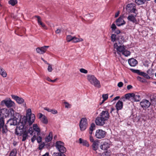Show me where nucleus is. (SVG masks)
Listing matches in <instances>:
<instances>
[{
    "label": "nucleus",
    "mask_w": 156,
    "mask_h": 156,
    "mask_svg": "<svg viewBox=\"0 0 156 156\" xmlns=\"http://www.w3.org/2000/svg\"><path fill=\"white\" fill-rule=\"evenodd\" d=\"M25 122L24 121L23 122H19L16 129V134L19 136L22 135L23 141H25L28 138V133L32 135L34 132L32 127H30L29 129L27 131L26 128L24 126Z\"/></svg>",
    "instance_id": "f257e3e1"
},
{
    "label": "nucleus",
    "mask_w": 156,
    "mask_h": 156,
    "mask_svg": "<svg viewBox=\"0 0 156 156\" xmlns=\"http://www.w3.org/2000/svg\"><path fill=\"white\" fill-rule=\"evenodd\" d=\"M26 117V118L23 119L22 121L20 120V122H23L25 121V123L24 125V126H25L26 124L27 123L29 125H31L34 122L35 119V115L31 113V110L30 108H28L27 110Z\"/></svg>",
    "instance_id": "f03ea898"
},
{
    "label": "nucleus",
    "mask_w": 156,
    "mask_h": 156,
    "mask_svg": "<svg viewBox=\"0 0 156 156\" xmlns=\"http://www.w3.org/2000/svg\"><path fill=\"white\" fill-rule=\"evenodd\" d=\"M87 79L90 84L94 87L98 88H101V86L100 81L94 76L92 75H88L87 76Z\"/></svg>",
    "instance_id": "7ed1b4c3"
},
{
    "label": "nucleus",
    "mask_w": 156,
    "mask_h": 156,
    "mask_svg": "<svg viewBox=\"0 0 156 156\" xmlns=\"http://www.w3.org/2000/svg\"><path fill=\"white\" fill-rule=\"evenodd\" d=\"M117 41L118 42L115 43L114 45V48L117 51L118 54H120V53H122L124 51L126 48V47L124 45H121V44L122 43V41L119 40V39L117 40Z\"/></svg>",
    "instance_id": "20e7f679"
},
{
    "label": "nucleus",
    "mask_w": 156,
    "mask_h": 156,
    "mask_svg": "<svg viewBox=\"0 0 156 156\" xmlns=\"http://www.w3.org/2000/svg\"><path fill=\"white\" fill-rule=\"evenodd\" d=\"M56 148L62 153L66 151V149L64 146V143L60 141H57L55 144Z\"/></svg>",
    "instance_id": "39448f33"
},
{
    "label": "nucleus",
    "mask_w": 156,
    "mask_h": 156,
    "mask_svg": "<svg viewBox=\"0 0 156 156\" xmlns=\"http://www.w3.org/2000/svg\"><path fill=\"white\" fill-rule=\"evenodd\" d=\"M131 70L133 72L137 73L139 75L143 76L147 79H149L150 78V77L148 76V74H150L149 73L151 71L150 69L148 70L147 71V73L142 72L139 70L131 69Z\"/></svg>",
    "instance_id": "423d86ee"
},
{
    "label": "nucleus",
    "mask_w": 156,
    "mask_h": 156,
    "mask_svg": "<svg viewBox=\"0 0 156 156\" xmlns=\"http://www.w3.org/2000/svg\"><path fill=\"white\" fill-rule=\"evenodd\" d=\"M4 104L8 108H11L14 105L15 103L10 98L5 99L1 102V105H3Z\"/></svg>",
    "instance_id": "0eeeda50"
},
{
    "label": "nucleus",
    "mask_w": 156,
    "mask_h": 156,
    "mask_svg": "<svg viewBox=\"0 0 156 156\" xmlns=\"http://www.w3.org/2000/svg\"><path fill=\"white\" fill-rule=\"evenodd\" d=\"M87 126V120L85 118H82L80 120L79 126L81 131L84 130Z\"/></svg>",
    "instance_id": "6e6552de"
},
{
    "label": "nucleus",
    "mask_w": 156,
    "mask_h": 156,
    "mask_svg": "<svg viewBox=\"0 0 156 156\" xmlns=\"http://www.w3.org/2000/svg\"><path fill=\"white\" fill-rule=\"evenodd\" d=\"M106 134V132L102 129H98L96 130L95 136L98 139H101L104 138Z\"/></svg>",
    "instance_id": "1a4fd4ad"
},
{
    "label": "nucleus",
    "mask_w": 156,
    "mask_h": 156,
    "mask_svg": "<svg viewBox=\"0 0 156 156\" xmlns=\"http://www.w3.org/2000/svg\"><path fill=\"white\" fill-rule=\"evenodd\" d=\"M126 9L131 13L137 14L136 12L137 11V10L136 9V5L133 3L128 4L126 6Z\"/></svg>",
    "instance_id": "9d476101"
},
{
    "label": "nucleus",
    "mask_w": 156,
    "mask_h": 156,
    "mask_svg": "<svg viewBox=\"0 0 156 156\" xmlns=\"http://www.w3.org/2000/svg\"><path fill=\"white\" fill-rule=\"evenodd\" d=\"M99 115L106 121H107L110 116L108 112V110H106L105 111H102L100 113Z\"/></svg>",
    "instance_id": "9b49d317"
},
{
    "label": "nucleus",
    "mask_w": 156,
    "mask_h": 156,
    "mask_svg": "<svg viewBox=\"0 0 156 156\" xmlns=\"http://www.w3.org/2000/svg\"><path fill=\"white\" fill-rule=\"evenodd\" d=\"M105 122L106 121L99 115L96 118L95 120L96 124L98 126H102L105 124Z\"/></svg>",
    "instance_id": "f8f14e48"
},
{
    "label": "nucleus",
    "mask_w": 156,
    "mask_h": 156,
    "mask_svg": "<svg viewBox=\"0 0 156 156\" xmlns=\"http://www.w3.org/2000/svg\"><path fill=\"white\" fill-rule=\"evenodd\" d=\"M49 46H44L40 48H37L36 49L37 52L40 54H43L45 52Z\"/></svg>",
    "instance_id": "ddd939ff"
},
{
    "label": "nucleus",
    "mask_w": 156,
    "mask_h": 156,
    "mask_svg": "<svg viewBox=\"0 0 156 156\" xmlns=\"http://www.w3.org/2000/svg\"><path fill=\"white\" fill-rule=\"evenodd\" d=\"M140 105L143 108H147L150 106L151 103L149 101L143 99L141 101Z\"/></svg>",
    "instance_id": "4468645a"
},
{
    "label": "nucleus",
    "mask_w": 156,
    "mask_h": 156,
    "mask_svg": "<svg viewBox=\"0 0 156 156\" xmlns=\"http://www.w3.org/2000/svg\"><path fill=\"white\" fill-rule=\"evenodd\" d=\"M116 24L118 26L123 25L126 23L122 17L120 16L116 20Z\"/></svg>",
    "instance_id": "2eb2a0df"
},
{
    "label": "nucleus",
    "mask_w": 156,
    "mask_h": 156,
    "mask_svg": "<svg viewBox=\"0 0 156 156\" xmlns=\"http://www.w3.org/2000/svg\"><path fill=\"white\" fill-rule=\"evenodd\" d=\"M12 97L19 104H21L24 101V100L23 98H20L17 96L12 95Z\"/></svg>",
    "instance_id": "dca6fc26"
},
{
    "label": "nucleus",
    "mask_w": 156,
    "mask_h": 156,
    "mask_svg": "<svg viewBox=\"0 0 156 156\" xmlns=\"http://www.w3.org/2000/svg\"><path fill=\"white\" fill-rule=\"evenodd\" d=\"M129 64L131 66H135L137 64V61L133 58L129 59L128 60Z\"/></svg>",
    "instance_id": "f3484780"
},
{
    "label": "nucleus",
    "mask_w": 156,
    "mask_h": 156,
    "mask_svg": "<svg viewBox=\"0 0 156 156\" xmlns=\"http://www.w3.org/2000/svg\"><path fill=\"white\" fill-rule=\"evenodd\" d=\"M136 15L134 16L132 14L129 15L127 17V19L129 21L132 22L133 23H136L137 21L136 18Z\"/></svg>",
    "instance_id": "a211bd4d"
},
{
    "label": "nucleus",
    "mask_w": 156,
    "mask_h": 156,
    "mask_svg": "<svg viewBox=\"0 0 156 156\" xmlns=\"http://www.w3.org/2000/svg\"><path fill=\"white\" fill-rule=\"evenodd\" d=\"M116 109L117 111L121 110L123 107V102L122 101H119L115 105Z\"/></svg>",
    "instance_id": "6ab92c4d"
},
{
    "label": "nucleus",
    "mask_w": 156,
    "mask_h": 156,
    "mask_svg": "<svg viewBox=\"0 0 156 156\" xmlns=\"http://www.w3.org/2000/svg\"><path fill=\"white\" fill-rule=\"evenodd\" d=\"M79 142L80 144H82L83 146L87 147L89 146L88 142L86 140L82 139L81 138H79Z\"/></svg>",
    "instance_id": "aec40b11"
},
{
    "label": "nucleus",
    "mask_w": 156,
    "mask_h": 156,
    "mask_svg": "<svg viewBox=\"0 0 156 156\" xmlns=\"http://www.w3.org/2000/svg\"><path fill=\"white\" fill-rule=\"evenodd\" d=\"M140 96L137 93L134 94L133 98L132 99V101L134 102H138L140 100Z\"/></svg>",
    "instance_id": "412c9836"
},
{
    "label": "nucleus",
    "mask_w": 156,
    "mask_h": 156,
    "mask_svg": "<svg viewBox=\"0 0 156 156\" xmlns=\"http://www.w3.org/2000/svg\"><path fill=\"white\" fill-rule=\"evenodd\" d=\"M99 142L98 140L94 141L92 145L93 150L94 151H96L98 148Z\"/></svg>",
    "instance_id": "4be33fe9"
},
{
    "label": "nucleus",
    "mask_w": 156,
    "mask_h": 156,
    "mask_svg": "<svg viewBox=\"0 0 156 156\" xmlns=\"http://www.w3.org/2000/svg\"><path fill=\"white\" fill-rule=\"evenodd\" d=\"M100 147L101 149L106 150L109 147V144L107 142H104Z\"/></svg>",
    "instance_id": "5701e85b"
},
{
    "label": "nucleus",
    "mask_w": 156,
    "mask_h": 156,
    "mask_svg": "<svg viewBox=\"0 0 156 156\" xmlns=\"http://www.w3.org/2000/svg\"><path fill=\"white\" fill-rule=\"evenodd\" d=\"M133 93H129L126 94L125 95V98L126 99L130 100L132 101V99L134 96Z\"/></svg>",
    "instance_id": "b1692460"
},
{
    "label": "nucleus",
    "mask_w": 156,
    "mask_h": 156,
    "mask_svg": "<svg viewBox=\"0 0 156 156\" xmlns=\"http://www.w3.org/2000/svg\"><path fill=\"white\" fill-rule=\"evenodd\" d=\"M83 41V39L80 37L77 38L76 36H73V40L72 42L74 43H76L82 41Z\"/></svg>",
    "instance_id": "393cba45"
},
{
    "label": "nucleus",
    "mask_w": 156,
    "mask_h": 156,
    "mask_svg": "<svg viewBox=\"0 0 156 156\" xmlns=\"http://www.w3.org/2000/svg\"><path fill=\"white\" fill-rule=\"evenodd\" d=\"M0 74L3 77H5L7 76V73L4 69L0 66Z\"/></svg>",
    "instance_id": "a878e982"
},
{
    "label": "nucleus",
    "mask_w": 156,
    "mask_h": 156,
    "mask_svg": "<svg viewBox=\"0 0 156 156\" xmlns=\"http://www.w3.org/2000/svg\"><path fill=\"white\" fill-rule=\"evenodd\" d=\"M8 122L9 124L10 125H16L17 123L16 120L13 119L9 120Z\"/></svg>",
    "instance_id": "bb28decb"
},
{
    "label": "nucleus",
    "mask_w": 156,
    "mask_h": 156,
    "mask_svg": "<svg viewBox=\"0 0 156 156\" xmlns=\"http://www.w3.org/2000/svg\"><path fill=\"white\" fill-rule=\"evenodd\" d=\"M95 125L94 123H92L90 125V126L89 128V133L91 134L92 133L93 131L95 129Z\"/></svg>",
    "instance_id": "cd10ccee"
},
{
    "label": "nucleus",
    "mask_w": 156,
    "mask_h": 156,
    "mask_svg": "<svg viewBox=\"0 0 156 156\" xmlns=\"http://www.w3.org/2000/svg\"><path fill=\"white\" fill-rule=\"evenodd\" d=\"M52 133H50L49 135L46 137L45 140L46 142H48L51 141L52 140Z\"/></svg>",
    "instance_id": "c85d7f7f"
},
{
    "label": "nucleus",
    "mask_w": 156,
    "mask_h": 156,
    "mask_svg": "<svg viewBox=\"0 0 156 156\" xmlns=\"http://www.w3.org/2000/svg\"><path fill=\"white\" fill-rule=\"evenodd\" d=\"M33 130H34L35 131H36L38 133H39L40 132V129L37 124H34L33 125Z\"/></svg>",
    "instance_id": "c756f323"
},
{
    "label": "nucleus",
    "mask_w": 156,
    "mask_h": 156,
    "mask_svg": "<svg viewBox=\"0 0 156 156\" xmlns=\"http://www.w3.org/2000/svg\"><path fill=\"white\" fill-rule=\"evenodd\" d=\"M8 115L10 116H14V110L12 108H10L9 109L8 111Z\"/></svg>",
    "instance_id": "7c9ffc66"
},
{
    "label": "nucleus",
    "mask_w": 156,
    "mask_h": 156,
    "mask_svg": "<svg viewBox=\"0 0 156 156\" xmlns=\"http://www.w3.org/2000/svg\"><path fill=\"white\" fill-rule=\"evenodd\" d=\"M122 54L126 57H128L130 55V52L126 48Z\"/></svg>",
    "instance_id": "2f4dec72"
},
{
    "label": "nucleus",
    "mask_w": 156,
    "mask_h": 156,
    "mask_svg": "<svg viewBox=\"0 0 156 156\" xmlns=\"http://www.w3.org/2000/svg\"><path fill=\"white\" fill-rule=\"evenodd\" d=\"M16 154L17 150L16 148H14L11 152L9 156H16Z\"/></svg>",
    "instance_id": "473e14b6"
},
{
    "label": "nucleus",
    "mask_w": 156,
    "mask_h": 156,
    "mask_svg": "<svg viewBox=\"0 0 156 156\" xmlns=\"http://www.w3.org/2000/svg\"><path fill=\"white\" fill-rule=\"evenodd\" d=\"M17 3V0H10L9 2V3L12 6H14Z\"/></svg>",
    "instance_id": "72a5a7b5"
},
{
    "label": "nucleus",
    "mask_w": 156,
    "mask_h": 156,
    "mask_svg": "<svg viewBox=\"0 0 156 156\" xmlns=\"http://www.w3.org/2000/svg\"><path fill=\"white\" fill-rule=\"evenodd\" d=\"M146 1L145 0H135V2L139 5H142Z\"/></svg>",
    "instance_id": "f704fd0d"
},
{
    "label": "nucleus",
    "mask_w": 156,
    "mask_h": 156,
    "mask_svg": "<svg viewBox=\"0 0 156 156\" xmlns=\"http://www.w3.org/2000/svg\"><path fill=\"white\" fill-rule=\"evenodd\" d=\"M73 38V36L71 35H68L66 36V40L68 42H70L71 41L72 42Z\"/></svg>",
    "instance_id": "c9c22d12"
},
{
    "label": "nucleus",
    "mask_w": 156,
    "mask_h": 156,
    "mask_svg": "<svg viewBox=\"0 0 156 156\" xmlns=\"http://www.w3.org/2000/svg\"><path fill=\"white\" fill-rule=\"evenodd\" d=\"M41 121L44 123L47 124L48 123V121L47 117L45 116L43 117L41 119Z\"/></svg>",
    "instance_id": "e433bc0d"
},
{
    "label": "nucleus",
    "mask_w": 156,
    "mask_h": 156,
    "mask_svg": "<svg viewBox=\"0 0 156 156\" xmlns=\"http://www.w3.org/2000/svg\"><path fill=\"white\" fill-rule=\"evenodd\" d=\"M116 36L115 34H112L111 36V41L114 42L116 41Z\"/></svg>",
    "instance_id": "4c0bfd02"
},
{
    "label": "nucleus",
    "mask_w": 156,
    "mask_h": 156,
    "mask_svg": "<svg viewBox=\"0 0 156 156\" xmlns=\"http://www.w3.org/2000/svg\"><path fill=\"white\" fill-rule=\"evenodd\" d=\"M4 120L2 118H1L0 119V127L4 126Z\"/></svg>",
    "instance_id": "58836bf2"
},
{
    "label": "nucleus",
    "mask_w": 156,
    "mask_h": 156,
    "mask_svg": "<svg viewBox=\"0 0 156 156\" xmlns=\"http://www.w3.org/2000/svg\"><path fill=\"white\" fill-rule=\"evenodd\" d=\"M2 128V132L3 133H6L7 132V129L6 126L5 125L1 127V128Z\"/></svg>",
    "instance_id": "ea45409f"
},
{
    "label": "nucleus",
    "mask_w": 156,
    "mask_h": 156,
    "mask_svg": "<svg viewBox=\"0 0 156 156\" xmlns=\"http://www.w3.org/2000/svg\"><path fill=\"white\" fill-rule=\"evenodd\" d=\"M35 17L37 18V21L39 25L42 22L41 21V19L40 16H35Z\"/></svg>",
    "instance_id": "a19ab883"
},
{
    "label": "nucleus",
    "mask_w": 156,
    "mask_h": 156,
    "mask_svg": "<svg viewBox=\"0 0 156 156\" xmlns=\"http://www.w3.org/2000/svg\"><path fill=\"white\" fill-rule=\"evenodd\" d=\"M111 27L112 31L115 30L116 28V27L114 23H112V24Z\"/></svg>",
    "instance_id": "79ce46f5"
},
{
    "label": "nucleus",
    "mask_w": 156,
    "mask_h": 156,
    "mask_svg": "<svg viewBox=\"0 0 156 156\" xmlns=\"http://www.w3.org/2000/svg\"><path fill=\"white\" fill-rule=\"evenodd\" d=\"M80 72L84 73L86 74L87 73L88 71L84 69L81 68L80 69Z\"/></svg>",
    "instance_id": "37998d69"
},
{
    "label": "nucleus",
    "mask_w": 156,
    "mask_h": 156,
    "mask_svg": "<svg viewBox=\"0 0 156 156\" xmlns=\"http://www.w3.org/2000/svg\"><path fill=\"white\" fill-rule=\"evenodd\" d=\"M48 70L49 72H51L53 70L51 66L49 63H48Z\"/></svg>",
    "instance_id": "c03bdc74"
},
{
    "label": "nucleus",
    "mask_w": 156,
    "mask_h": 156,
    "mask_svg": "<svg viewBox=\"0 0 156 156\" xmlns=\"http://www.w3.org/2000/svg\"><path fill=\"white\" fill-rule=\"evenodd\" d=\"M137 79L138 80L142 82H144L145 81L144 79L139 76H137Z\"/></svg>",
    "instance_id": "a18cd8bd"
},
{
    "label": "nucleus",
    "mask_w": 156,
    "mask_h": 156,
    "mask_svg": "<svg viewBox=\"0 0 156 156\" xmlns=\"http://www.w3.org/2000/svg\"><path fill=\"white\" fill-rule=\"evenodd\" d=\"M64 104H65V107L66 108H71V105L68 103L66 102H64Z\"/></svg>",
    "instance_id": "49530a36"
},
{
    "label": "nucleus",
    "mask_w": 156,
    "mask_h": 156,
    "mask_svg": "<svg viewBox=\"0 0 156 156\" xmlns=\"http://www.w3.org/2000/svg\"><path fill=\"white\" fill-rule=\"evenodd\" d=\"M102 97L103 99L106 100L108 98V95L107 94H103L102 95Z\"/></svg>",
    "instance_id": "de8ad7c7"
},
{
    "label": "nucleus",
    "mask_w": 156,
    "mask_h": 156,
    "mask_svg": "<svg viewBox=\"0 0 156 156\" xmlns=\"http://www.w3.org/2000/svg\"><path fill=\"white\" fill-rule=\"evenodd\" d=\"M53 156H66L63 154H61L60 153H56L55 154H54Z\"/></svg>",
    "instance_id": "09e8293b"
},
{
    "label": "nucleus",
    "mask_w": 156,
    "mask_h": 156,
    "mask_svg": "<svg viewBox=\"0 0 156 156\" xmlns=\"http://www.w3.org/2000/svg\"><path fill=\"white\" fill-rule=\"evenodd\" d=\"M36 140L38 143L41 142L42 140V138L40 136H38L36 138Z\"/></svg>",
    "instance_id": "8fccbe9b"
},
{
    "label": "nucleus",
    "mask_w": 156,
    "mask_h": 156,
    "mask_svg": "<svg viewBox=\"0 0 156 156\" xmlns=\"http://www.w3.org/2000/svg\"><path fill=\"white\" fill-rule=\"evenodd\" d=\"M36 137L35 135H34L31 139V141L32 143H34V141L36 140Z\"/></svg>",
    "instance_id": "3c124183"
},
{
    "label": "nucleus",
    "mask_w": 156,
    "mask_h": 156,
    "mask_svg": "<svg viewBox=\"0 0 156 156\" xmlns=\"http://www.w3.org/2000/svg\"><path fill=\"white\" fill-rule=\"evenodd\" d=\"M123 85V83L121 82H119L118 83L117 86L119 87H121Z\"/></svg>",
    "instance_id": "603ef678"
},
{
    "label": "nucleus",
    "mask_w": 156,
    "mask_h": 156,
    "mask_svg": "<svg viewBox=\"0 0 156 156\" xmlns=\"http://www.w3.org/2000/svg\"><path fill=\"white\" fill-rule=\"evenodd\" d=\"M51 112L53 114H55L57 113V111L55 109H51Z\"/></svg>",
    "instance_id": "864d4df0"
},
{
    "label": "nucleus",
    "mask_w": 156,
    "mask_h": 156,
    "mask_svg": "<svg viewBox=\"0 0 156 156\" xmlns=\"http://www.w3.org/2000/svg\"><path fill=\"white\" fill-rule=\"evenodd\" d=\"M39 25H41V26L42 27H43L44 28H45V29L46 28V27L45 26V25L44 23H43L42 22Z\"/></svg>",
    "instance_id": "5fc2aeb1"
},
{
    "label": "nucleus",
    "mask_w": 156,
    "mask_h": 156,
    "mask_svg": "<svg viewBox=\"0 0 156 156\" xmlns=\"http://www.w3.org/2000/svg\"><path fill=\"white\" fill-rule=\"evenodd\" d=\"M90 140L91 142L93 143L94 141V139H93V137L91 136H90Z\"/></svg>",
    "instance_id": "6e6d98bb"
},
{
    "label": "nucleus",
    "mask_w": 156,
    "mask_h": 156,
    "mask_svg": "<svg viewBox=\"0 0 156 156\" xmlns=\"http://www.w3.org/2000/svg\"><path fill=\"white\" fill-rule=\"evenodd\" d=\"M133 87V86L130 85H128L127 87V88L128 90L132 89Z\"/></svg>",
    "instance_id": "4d7b16f0"
},
{
    "label": "nucleus",
    "mask_w": 156,
    "mask_h": 156,
    "mask_svg": "<svg viewBox=\"0 0 156 156\" xmlns=\"http://www.w3.org/2000/svg\"><path fill=\"white\" fill-rule=\"evenodd\" d=\"M61 30L60 29H58L55 31V33L56 34H58L61 32Z\"/></svg>",
    "instance_id": "13d9d810"
},
{
    "label": "nucleus",
    "mask_w": 156,
    "mask_h": 156,
    "mask_svg": "<svg viewBox=\"0 0 156 156\" xmlns=\"http://www.w3.org/2000/svg\"><path fill=\"white\" fill-rule=\"evenodd\" d=\"M44 116L45 115H43L42 114L40 113L39 118L41 119L43 117V116Z\"/></svg>",
    "instance_id": "bf43d9fd"
},
{
    "label": "nucleus",
    "mask_w": 156,
    "mask_h": 156,
    "mask_svg": "<svg viewBox=\"0 0 156 156\" xmlns=\"http://www.w3.org/2000/svg\"><path fill=\"white\" fill-rule=\"evenodd\" d=\"M44 145L43 144H41L39 145V150H41L44 147Z\"/></svg>",
    "instance_id": "052dcab7"
},
{
    "label": "nucleus",
    "mask_w": 156,
    "mask_h": 156,
    "mask_svg": "<svg viewBox=\"0 0 156 156\" xmlns=\"http://www.w3.org/2000/svg\"><path fill=\"white\" fill-rule=\"evenodd\" d=\"M120 14V11H119L118 12L115 13V18L117 17Z\"/></svg>",
    "instance_id": "680f3d73"
},
{
    "label": "nucleus",
    "mask_w": 156,
    "mask_h": 156,
    "mask_svg": "<svg viewBox=\"0 0 156 156\" xmlns=\"http://www.w3.org/2000/svg\"><path fill=\"white\" fill-rule=\"evenodd\" d=\"M120 33V31L119 30H116L115 31V33L116 34H119Z\"/></svg>",
    "instance_id": "e2e57ef3"
},
{
    "label": "nucleus",
    "mask_w": 156,
    "mask_h": 156,
    "mask_svg": "<svg viewBox=\"0 0 156 156\" xmlns=\"http://www.w3.org/2000/svg\"><path fill=\"white\" fill-rule=\"evenodd\" d=\"M120 98L119 96H116L115 97L114 99H113V100H118Z\"/></svg>",
    "instance_id": "0e129e2a"
},
{
    "label": "nucleus",
    "mask_w": 156,
    "mask_h": 156,
    "mask_svg": "<svg viewBox=\"0 0 156 156\" xmlns=\"http://www.w3.org/2000/svg\"><path fill=\"white\" fill-rule=\"evenodd\" d=\"M44 109L47 111L48 112H51V109H50L49 108H45Z\"/></svg>",
    "instance_id": "69168bd1"
},
{
    "label": "nucleus",
    "mask_w": 156,
    "mask_h": 156,
    "mask_svg": "<svg viewBox=\"0 0 156 156\" xmlns=\"http://www.w3.org/2000/svg\"><path fill=\"white\" fill-rule=\"evenodd\" d=\"M41 60H42L43 61H44V62L45 63H46V64H48V63L45 60H44V59L42 58H41Z\"/></svg>",
    "instance_id": "338daca9"
},
{
    "label": "nucleus",
    "mask_w": 156,
    "mask_h": 156,
    "mask_svg": "<svg viewBox=\"0 0 156 156\" xmlns=\"http://www.w3.org/2000/svg\"><path fill=\"white\" fill-rule=\"evenodd\" d=\"M49 153H46L45 154L43 155L42 156H48Z\"/></svg>",
    "instance_id": "774afa93"
}]
</instances>
